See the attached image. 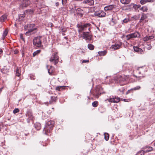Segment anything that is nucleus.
Here are the masks:
<instances>
[{
    "mask_svg": "<svg viewBox=\"0 0 155 155\" xmlns=\"http://www.w3.org/2000/svg\"><path fill=\"white\" fill-rule=\"evenodd\" d=\"M94 47V46L92 44H89L88 45V48L90 50H93Z\"/></svg>",
    "mask_w": 155,
    "mask_h": 155,
    "instance_id": "32",
    "label": "nucleus"
},
{
    "mask_svg": "<svg viewBox=\"0 0 155 155\" xmlns=\"http://www.w3.org/2000/svg\"><path fill=\"white\" fill-rule=\"evenodd\" d=\"M64 38H65V39H67V37H64Z\"/></svg>",
    "mask_w": 155,
    "mask_h": 155,
    "instance_id": "61",
    "label": "nucleus"
},
{
    "mask_svg": "<svg viewBox=\"0 0 155 155\" xmlns=\"http://www.w3.org/2000/svg\"><path fill=\"white\" fill-rule=\"evenodd\" d=\"M141 87L140 86H137V87L132 88V90L133 91H135L136 90H138Z\"/></svg>",
    "mask_w": 155,
    "mask_h": 155,
    "instance_id": "39",
    "label": "nucleus"
},
{
    "mask_svg": "<svg viewBox=\"0 0 155 155\" xmlns=\"http://www.w3.org/2000/svg\"><path fill=\"white\" fill-rule=\"evenodd\" d=\"M30 11L31 12V13H32L33 12L32 10H30Z\"/></svg>",
    "mask_w": 155,
    "mask_h": 155,
    "instance_id": "59",
    "label": "nucleus"
},
{
    "mask_svg": "<svg viewBox=\"0 0 155 155\" xmlns=\"http://www.w3.org/2000/svg\"><path fill=\"white\" fill-rule=\"evenodd\" d=\"M58 98L57 97L51 96V100L49 101V104H53V102H56Z\"/></svg>",
    "mask_w": 155,
    "mask_h": 155,
    "instance_id": "18",
    "label": "nucleus"
},
{
    "mask_svg": "<svg viewBox=\"0 0 155 155\" xmlns=\"http://www.w3.org/2000/svg\"><path fill=\"white\" fill-rule=\"evenodd\" d=\"M134 8H138V7H139V6H138L137 5H135L134 6Z\"/></svg>",
    "mask_w": 155,
    "mask_h": 155,
    "instance_id": "54",
    "label": "nucleus"
},
{
    "mask_svg": "<svg viewBox=\"0 0 155 155\" xmlns=\"http://www.w3.org/2000/svg\"><path fill=\"white\" fill-rule=\"evenodd\" d=\"M120 2L123 4H127L130 2V0H120Z\"/></svg>",
    "mask_w": 155,
    "mask_h": 155,
    "instance_id": "24",
    "label": "nucleus"
},
{
    "mask_svg": "<svg viewBox=\"0 0 155 155\" xmlns=\"http://www.w3.org/2000/svg\"><path fill=\"white\" fill-rule=\"evenodd\" d=\"M147 18V16L145 15H143L141 17L140 22H142L143 23H144L146 22V19Z\"/></svg>",
    "mask_w": 155,
    "mask_h": 155,
    "instance_id": "15",
    "label": "nucleus"
},
{
    "mask_svg": "<svg viewBox=\"0 0 155 155\" xmlns=\"http://www.w3.org/2000/svg\"><path fill=\"white\" fill-rule=\"evenodd\" d=\"M35 127L38 130H39L41 128V124L39 123H36L35 124Z\"/></svg>",
    "mask_w": 155,
    "mask_h": 155,
    "instance_id": "23",
    "label": "nucleus"
},
{
    "mask_svg": "<svg viewBox=\"0 0 155 155\" xmlns=\"http://www.w3.org/2000/svg\"><path fill=\"white\" fill-rule=\"evenodd\" d=\"M66 31V29H65L64 31H63V32H65Z\"/></svg>",
    "mask_w": 155,
    "mask_h": 155,
    "instance_id": "60",
    "label": "nucleus"
},
{
    "mask_svg": "<svg viewBox=\"0 0 155 155\" xmlns=\"http://www.w3.org/2000/svg\"><path fill=\"white\" fill-rule=\"evenodd\" d=\"M133 48L134 50L135 51L139 52V53L141 54H143V51L141 48H140L138 47L137 46H134L133 47Z\"/></svg>",
    "mask_w": 155,
    "mask_h": 155,
    "instance_id": "12",
    "label": "nucleus"
},
{
    "mask_svg": "<svg viewBox=\"0 0 155 155\" xmlns=\"http://www.w3.org/2000/svg\"><path fill=\"white\" fill-rule=\"evenodd\" d=\"M25 29L28 30L25 33L26 35L29 36L36 32L37 28L34 24H28L24 26Z\"/></svg>",
    "mask_w": 155,
    "mask_h": 155,
    "instance_id": "1",
    "label": "nucleus"
},
{
    "mask_svg": "<svg viewBox=\"0 0 155 155\" xmlns=\"http://www.w3.org/2000/svg\"><path fill=\"white\" fill-rule=\"evenodd\" d=\"M89 62V60H83L82 62V63H87V62Z\"/></svg>",
    "mask_w": 155,
    "mask_h": 155,
    "instance_id": "50",
    "label": "nucleus"
},
{
    "mask_svg": "<svg viewBox=\"0 0 155 155\" xmlns=\"http://www.w3.org/2000/svg\"><path fill=\"white\" fill-rule=\"evenodd\" d=\"M41 36L36 37L33 40V44L36 47H41Z\"/></svg>",
    "mask_w": 155,
    "mask_h": 155,
    "instance_id": "4",
    "label": "nucleus"
},
{
    "mask_svg": "<svg viewBox=\"0 0 155 155\" xmlns=\"http://www.w3.org/2000/svg\"><path fill=\"white\" fill-rule=\"evenodd\" d=\"M8 33V31L6 29L3 32V39H4L6 36L7 35Z\"/></svg>",
    "mask_w": 155,
    "mask_h": 155,
    "instance_id": "30",
    "label": "nucleus"
},
{
    "mask_svg": "<svg viewBox=\"0 0 155 155\" xmlns=\"http://www.w3.org/2000/svg\"><path fill=\"white\" fill-rule=\"evenodd\" d=\"M114 8V5H110L105 7L104 9L105 11L111 10Z\"/></svg>",
    "mask_w": 155,
    "mask_h": 155,
    "instance_id": "17",
    "label": "nucleus"
},
{
    "mask_svg": "<svg viewBox=\"0 0 155 155\" xmlns=\"http://www.w3.org/2000/svg\"><path fill=\"white\" fill-rule=\"evenodd\" d=\"M25 136H27V134H25Z\"/></svg>",
    "mask_w": 155,
    "mask_h": 155,
    "instance_id": "62",
    "label": "nucleus"
},
{
    "mask_svg": "<svg viewBox=\"0 0 155 155\" xmlns=\"http://www.w3.org/2000/svg\"><path fill=\"white\" fill-rule=\"evenodd\" d=\"M146 148L147 149L144 150L145 153L151 151V150H153V148L152 147H146Z\"/></svg>",
    "mask_w": 155,
    "mask_h": 155,
    "instance_id": "28",
    "label": "nucleus"
},
{
    "mask_svg": "<svg viewBox=\"0 0 155 155\" xmlns=\"http://www.w3.org/2000/svg\"><path fill=\"white\" fill-rule=\"evenodd\" d=\"M106 14V13L103 11L96 12L94 13L95 15L98 16L99 17H104L105 16Z\"/></svg>",
    "mask_w": 155,
    "mask_h": 155,
    "instance_id": "7",
    "label": "nucleus"
},
{
    "mask_svg": "<svg viewBox=\"0 0 155 155\" xmlns=\"http://www.w3.org/2000/svg\"><path fill=\"white\" fill-rule=\"evenodd\" d=\"M83 38L86 40L91 41L92 38V36L89 32L87 31L83 32Z\"/></svg>",
    "mask_w": 155,
    "mask_h": 155,
    "instance_id": "5",
    "label": "nucleus"
},
{
    "mask_svg": "<svg viewBox=\"0 0 155 155\" xmlns=\"http://www.w3.org/2000/svg\"><path fill=\"white\" fill-rule=\"evenodd\" d=\"M121 45V44L116 43L114 45H112L110 47V48L113 50H115L119 49Z\"/></svg>",
    "mask_w": 155,
    "mask_h": 155,
    "instance_id": "8",
    "label": "nucleus"
},
{
    "mask_svg": "<svg viewBox=\"0 0 155 155\" xmlns=\"http://www.w3.org/2000/svg\"><path fill=\"white\" fill-rule=\"evenodd\" d=\"M125 38H126V39L127 40H129L130 39H131V38H131V35H130V34H129V35H127L126 36Z\"/></svg>",
    "mask_w": 155,
    "mask_h": 155,
    "instance_id": "40",
    "label": "nucleus"
},
{
    "mask_svg": "<svg viewBox=\"0 0 155 155\" xmlns=\"http://www.w3.org/2000/svg\"><path fill=\"white\" fill-rule=\"evenodd\" d=\"M109 102L111 103H114V97L110 98L109 99H107Z\"/></svg>",
    "mask_w": 155,
    "mask_h": 155,
    "instance_id": "37",
    "label": "nucleus"
},
{
    "mask_svg": "<svg viewBox=\"0 0 155 155\" xmlns=\"http://www.w3.org/2000/svg\"><path fill=\"white\" fill-rule=\"evenodd\" d=\"M65 1L66 2V0H62V3L63 5H64V3H65L64 2Z\"/></svg>",
    "mask_w": 155,
    "mask_h": 155,
    "instance_id": "55",
    "label": "nucleus"
},
{
    "mask_svg": "<svg viewBox=\"0 0 155 155\" xmlns=\"http://www.w3.org/2000/svg\"><path fill=\"white\" fill-rule=\"evenodd\" d=\"M143 67H139L137 68L136 70L137 73H138L139 74H141V71H142V69Z\"/></svg>",
    "mask_w": 155,
    "mask_h": 155,
    "instance_id": "34",
    "label": "nucleus"
},
{
    "mask_svg": "<svg viewBox=\"0 0 155 155\" xmlns=\"http://www.w3.org/2000/svg\"><path fill=\"white\" fill-rule=\"evenodd\" d=\"M133 90H132V88L131 89H130V90H128L126 93V95L130 93H133Z\"/></svg>",
    "mask_w": 155,
    "mask_h": 155,
    "instance_id": "44",
    "label": "nucleus"
},
{
    "mask_svg": "<svg viewBox=\"0 0 155 155\" xmlns=\"http://www.w3.org/2000/svg\"><path fill=\"white\" fill-rule=\"evenodd\" d=\"M115 83H120L122 82H124L125 81L126 79L124 78L120 75L117 76L115 77L114 78Z\"/></svg>",
    "mask_w": 155,
    "mask_h": 155,
    "instance_id": "6",
    "label": "nucleus"
},
{
    "mask_svg": "<svg viewBox=\"0 0 155 155\" xmlns=\"http://www.w3.org/2000/svg\"><path fill=\"white\" fill-rule=\"evenodd\" d=\"M132 38H138L140 37V34L137 32H135L134 33L130 34Z\"/></svg>",
    "mask_w": 155,
    "mask_h": 155,
    "instance_id": "13",
    "label": "nucleus"
},
{
    "mask_svg": "<svg viewBox=\"0 0 155 155\" xmlns=\"http://www.w3.org/2000/svg\"><path fill=\"white\" fill-rule=\"evenodd\" d=\"M19 110L18 108H15L13 111V113L14 114L19 112Z\"/></svg>",
    "mask_w": 155,
    "mask_h": 155,
    "instance_id": "41",
    "label": "nucleus"
},
{
    "mask_svg": "<svg viewBox=\"0 0 155 155\" xmlns=\"http://www.w3.org/2000/svg\"><path fill=\"white\" fill-rule=\"evenodd\" d=\"M20 37L21 39H22L23 41H24V38L23 37L22 34H21L20 35Z\"/></svg>",
    "mask_w": 155,
    "mask_h": 155,
    "instance_id": "49",
    "label": "nucleus"
},
{
    "mask_svg": "<svg viewBox=\"0 0 155 155\" xmlns=\"http://www.w3.org/2000/svg\"><path fill=\"white\" fill-rule=\"evenodd\" d=\"M104 139L106 141L109 140V135L108 133H105L104 134Z\"/></svg>",
    "mask_w": 155,
    "mask_h": 155,
    "instance_id": "29",
    "label": "nucleus"
},
{
    "mask_svg": "<svg viewBox=\"0 0 155 155\" xmlns=\"http://www.w3.org/2000/svg\"><path fill=\"white\" fill-rule=\"evenodd\" d=\"M94 1L93 0H86L83 2V3L87 4L91 6L94 5Z\"/></svg>",
    "mask_w": 155,
    "mask_h": 155,
    "instance_id": "14",
    "label": "nucleus"
},
{
    "mask_svg": "<svg viewBox=\"0 0 155 155\" xmlns=\"http://www.w3.org/2000/svg\"><path fill=\"white\" fill-rule=\"evenodd\" d=\"M77 27L78 28V31L79 33L83 31L89 32L91 27V25L90 23H85L83 25L78 24L77 25Z\"/></svg>",
    "mask_w": 155,
    "mask_h": 155,
    "instance_id": "2",
    "label": "nucleus"
},
{
    "mask_svg": "<svg viewBox=\"0 0 155 155\" xmlns=\"http://www.w3.org/2000/svg\"><path fill=\"white\" fill-rule=\"evenodd\" d=\"M140 79H141V78H140V77H137V79L138 80H140Z\"/></svg>",
    "mask_w": 155,
    "mask_h": 155,
    "instance_id": "57",
    "label": "nucleus"
},
{
    "mask_svg": "<svg viewBox=\"0 0 155 155\" xmlns=\"http://www.w3.org/2000/svg\"><path fill=\"white\" fill-rule=\"evenodd\" d=\"M123 101H124L125 102H129L130 101V99H122Z\"/></svg>",
    "mask_w": 155,
    "mask_h": 155,
    "instance_id": "47",
    "label": "nucleus"
},
{
    "mask_svg": "<svg viewBox=\"0 0 155 155\" xmlns=\"http://www.w3.org/2000/svg\"><path fill=\"white\" fill-rule=\"evenodd\" d=\"M3 51L2 49H0V58L1 57L2 55Z\"/></svg>",
    "mask_w": 155,
    "mask_h": 155,
    "instance_id": "46",
    "label": "nucleus"
},
{
    "mask_svg": "<svg viewBox=\"0 0 155 155\" xmlns=\"http://www.w3.org/2000/svg\"><path fill=\"white\" fill-rule=\"evenodd\" d=\"M98 102L97 101H94L92 103V106L94 107H96L98 106Z\"/></svg>",
    "mask_w": 155,
    "mask_h": 155,
    "instance_id": "33",
    "label": "nucleus"
},
{
    "mask_svg": "<svg viewBox=\"0 0 155 155\" xmlns=\"http://www.w3.org/2000/svg\"><path fill=\"white\" fill-rule=\"evenodd\" d=\"M149 39H152L154 37L153 36H149Z\"/></svg>",
    "mask_w": 155,
    "mask_h": 155,
    "instance_id": "51",
    "label": "nucleus"
},
{
    "mask_svg": "<svg viewBox=\"0 0 155 155\" xmlns=\"http://www.w3.org/2000/svg\"><path fill=\"white\" fill-rule=\"evenodd\" d=\"M114 100L115 101H114V103H117L120 101L119 98H116V97H114Z\"/></svg>",
    "mask_w": 155,
    "mask_h": 155,
    "instance_id": "43",
    "label": "nucleus"
},
{
    "mask_svg": "<svg viewBox=\"0 0 155 155\" xmlns=\"http://www.w3.org/2000/svg\"><path fill=\"white\" fill-rule=\"evenodd\" d=\"M52 129H51L49 127L45 126L43 130V132L45 134L48 135V133L50 132Z\"/></svg>",
    "mask_w": 155,
    "mask_h": 155,
    "instance_id": "10",
    "label": "nucleus"
},
{
    "mask_svg": "<svg viewBox=\"0 0 155 155\" xmlns=\"http://www.w3.org/2000/svg\"><path fill=\"white\" fill-rule=\"evenodd\" d=\"M140 10L143 12H147L148 10V8L147 6H144L141 8Z\"/></svg>",
    "mask_w": 155,
    "mask_h": 155,
    "instance_id": "35",
    "label": "nucleus"
},
{
    "mask_svg": "<svg viewBox=\"0 0 155 155\" xmlns=\"http://www.w3.org/2000/svg\"><path fill=\"white\" fill-rule=\"evenodd\" d=\"M14 52H15V54H17L18 53V51L15 50V51H14Z\"/></svg>",
    "mask_w": 155,
    "mask_h": 155,
    "instance_id": "56",
    "label": "nucleus"
},
{
    "mask_svg": "<svg viewBox=\"0 0 155 155\" xmlns=\"http://www.w3.org/2000/svg\"><path fill=\"white\" fill-rule=\"evenodd\" d=\"M155 1V0H141L140 2L141 4L143 5L148 2H153Z\"/></svg>",
    "mask_w": 155,
    "mask_h": 155,
    "instance_id": "20",
    "label": "nucleus"
},
{
    "mask_svg": "<svg viewBox=\"0 0 155 155\" xmlns=\"http://www.w3.org/2000/svg\"><path fill=\"white\" fill-rule=\"evenodd\" d=\"M125 88L124 87H121L118 90V91L121 94H124Z\"/></svg>",
    "mask_w": 155,
    "mask_h": 155,
    "instance_id": "27",
    "label": "nucleus"
},
{
    "mask_svg": "<svg viewBox=\"0 0 155 155\" xmlns=\"http://www.w3.org/2000/svg\"><path fill=\"white\" fill-rule=\"evenodd\" d=\"M21 71L20 69L18 68H17L16 69V76H17L19 77L20 75V72Z\"/></svg>",
    "mask_w": 155,
    "mask_h": 155,
    "instance_id": "25",
    "label": "nucleus"
},
{
    "mask_svg": "<svg viewBox=\"0 0 155 155\" xmlns=\"http://www.w3.org/2000/svg\"><path fill=\"white\" fill-rule=\"evenodd\" d=\"M7 18V15L4 14L2 15L0 18V21L2 22H4Z\"/></svg>",
    "mask_w": 155,
    "mask_h": 155,
    "instance_id": "21",
    "label": "nucleus"
},
{
    "mask_svg": "<svg viewBox=\"0 0 155 155\" xmlns=\"http://www.w3.org/2000/svg\"><path fill=\"white\" fill-rule=\"evenodd\" d=\"M55 5L57 6H58L59 5V3L58 2H57L55 3Z\"/></svg>",
    "mask_w": 155,
    "mask_h": 155,
    "instance_id": "52",
    "label": "nucleus"
},
{
    "mask_svg": "<svg viewBox=\"0 0 155 155\" xmlns=\"http://www.w3.org/2000/svg\"><path fill=\"white\" fill-rule=\"evenodd\" d=\"M2 126L1 124H0V131H1V129L2 128Z\"/></svg>",
    "mask_w": 155,
    "mask_h": 155,
    "instance_id": "58",
    "label": "nucleus"
},
{
    "mask_svg": "<svg viewBox=\"0 0 155 155\" xmlns=\"http://www.w3.org/2000/svg\"><path fill=\"white\" fill-rule=\"evenodd\" d=\"M142 77L143 78V77H144V76H143Z\"/></svg>",
    "mask_w": 155,
    "mask_h": 155,
    "instance_id": "63",
    "label": "nucleus"
},
{
    "mask_svg": "<svg viewBox=\"0 0 155 155\" xmlns=\"http://www.w3.org/2000/svg\"><path fill=\"white\" fill-rule=\"evenodd\" d=\"M54 72V68L51 66H50V69H48V72L49 74L51 75H53V73Z\"/></svg>",
    "mask_w": 155,
    "mask_h": 155,
    "instance_id": "19",
    "label": "nucleus"
},
{
    "mask_svg": "<svg viewBox=\"0 0 155 155\" xmlns=\"http://www.w3.org/2000/svg\"><path fill=\"white\" fill-rule=\"evenodd\" d=\"M64 87L62 86H58L56 87V90L59 91H61L63 89Z\"/></svg>",
    "mask_w": 155,
    "mask_h": 155,
    "instance_id": "38",
    "label": "nucleus"
},
{
    "mask_svg": "<svg viewBox=\"0 0 155 155\" xmlns=\"http://www.w3.org/2000/svg\"><path fill=\"white\" fill-rule=\"evenodd\" d=\"M98 88L96 89V91L95 93H94L93 95H94L95 97L97 98H98L101 95V93L98 92Z\"/></svg>",
    "mask_w": 155,
    "mask_h": 155,
    "instance_id": "22",
    "label": "nucleus"
},
{
    "mask_svg": "<svg viewBox=\"0 0 155 155\" xmlns=\"http://www.w3.org/2000/svg\"><path fill=\"white\" fill-rule=\"evenodd\" d=\"M19 17L24 18L25 17V14H21L19 16Z\"/></svg>",
    "mask_w": 155,
    "mask_h": 155,
    "instance_id": "48",
    "label": "nucleus"
},
{
    "mask_svg": "<svg viewBox=\"0 0 155 155\" xmlns=\"http://www.w3.org/2000/svg\"><path fill=\"white\" fill-rule=\"evenodd\" d=\"M27 117H28L29 119L31 120H33L34 117L32 113L30 111L28 112L26 114Z\"/></svg>",
    "mask_w": 155,
    "mask_h": 155,
    "instance_id": "16",
    "label": "nucleus"
},
{
    "mask_svg": "<svg viewBox=\"0 0 155 155\" xmlns=\"http://www.w3.org/2000/svg\"><path fill=\"white\" fill-rule=\"evenodd\" d=\"M129 21L128 18H125L123 20V22L124 23H127Z\"/></svg>",
    "mask_w": 155,
    "mask_h": 155,
    "instance_id": "45",
    "label": "nucleus"
},
{
    "mask_svg": "<svg viewBox=\"0 0 155 155\" xmlns=\"http://www.w3.org/2000/svg\"><path fill=\"white\" fill-rule=\"evenodd\" d=\"M54 121L50 120L48 121L46 124V126L47 127H49L51 129H52L54 126Z\"/></svg>",
    "mask_w": 155,
    "mask_h": 155,
    "instance_id": "11",
    "label": "nucleus"
},
{
    "mask_svg": "<svg viewBox=\"0 0 155 155\" xmlns=\"http://www.w3.org/2000/svg\"><path fill=\"white\" fill-rule=\"evenodd\" d=\"M30 3L29 0H22L21 5L23 7H26L30 5Z\"/></svg>",
    "mask_w": 155,
    "mask_h": 155,
    "instance_id": "9",
    "label": "nucleus"
},
{
    "mask_svg": "<svg viewBox=\"0 0 155 155\" xmlns=\"http://www.w3.org/2000/svg\"><path fill=\"white\" fill-rule=\"evenodd\" d=\"M145 153L144 150H142L138 152L136 155H144Z\"/></svg>",
    "mask_w": 155,
    "mask_h": 155,
    "instance_id": "31",
    "label": "nucleus"
},
{
    "mask_svg": "<svg viewBox=\"0 0 155 155\" xmlns=\"http://www.w3.org/2000/svg\"><path fill=\"white\" fill-rule=\"evenodd\" d=\"M59 58L57 52H54L52 54L49 61L51 62H53L54 64L56 65L58 62Z\"/></svg>",
    "mask_w": 155,
    "mask_h": 155,
    "instance_id": "3",
    "label": "nucleus"
},
{
    "mask_svg": "<svg viewBox=\"0 0 155 155\" xmlns=\"http://www.w3.org/2000/svg\"><path fill=\"white\" fill-rule=\"evenodd\" d=\"M98 54L99 55L102 56L105 55L107 53V51H99L98 52Z\"/></svg>",
    "mask_w": 155,
    "mask_h": 155,
    "instance_id": "26",
    "label": "nucleus"
},
{
    "mask_svg": "<svg viewBox=\"0 0 155 155\" xmlns=\"http://www.w3.org/2000/svg\"><path fill=\"white\" fill-rule=\"evenodd\" d=\"M151 46H150L149 45V47H148L147 48V49L148 50H150L151 49Z\"/></svg>",
    "mask_w": 155,
    "mask_h": 155,
    "instance_id": "53",
    "label": "nucleus"
},
{
    "mask_svg": "<svg viewBox=\"0 0 155 155\" xmlns=\"http://www.w3.org/2000/svg\"><path fill=\"white\" fill-rule=\"evenodd\" d=\"M149 36H146V37H144L143 38V40L144 41H147L149 40Z\"/></svg>",
    "mask_w": 155,
    "mask_h": 155,
    "instance_id": "42",
    "label": "nucleus"
},
{
    "mask_svg": "<svg viewBox=\"0 0 155 155\" xmlns=\"http://www.w3.org/2000/svg\"><path fill=\"white\" fill-rule=\"evenodd\" d=\"M40 52H41V50H37L36 51L34 52L33 54V56L35 57L36 55L39 54Z\"/></svg>",
    "mask_w": 155,
    "mask_h": 155,
    "instance_id": "36",
    "label": "nucleus"
}]
</instances>
